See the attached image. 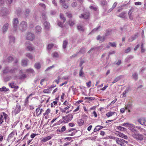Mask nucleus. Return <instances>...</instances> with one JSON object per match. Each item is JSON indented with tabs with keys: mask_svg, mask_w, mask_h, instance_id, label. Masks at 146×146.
<instances>
[{
	"mask_svg": "<svg viewBox=\"0 0 146 146\" xmlns=\"http://www.w3.org/2000/svg\"><path fill=\"white\" fill-rule=\"evenodd\" d=\"M132 137L137 141H142L144 139V136L139 133H135L132 134Z\"/></svg>",
	"mask_w": 146,
	"mask_h": 146,
	"instance_id": "f257e3e1",
	"label": "nucleus"
},
{
	"mask_svg": "<svg viewBox=\"0 0 146 146\" xmlns=\"http://www.w3.org/2000/svg\"><path fill=\"white\" fill-rule=\"evenodd\" d=\"M73 115L70 114L67 115L65 116L62 117V119H64V121L65 123H66L71 121L73 117Z\"/></svg>",
	"mask_w": 146,
	"mask_h": 146,
	"instance_id": "f03ea898",
	"label": "nucleus"
},
{
	"mask_svg": "<svg viewBox=\"0 0 146 146\" xmlns=\"http://www.w3.org/2000/svg\"><path fill=\"white\" fill-rule=\"evenodd\" d=\"M19 71L17 69L15 68H10V73L13 74V76L14 77L15 79H16L18 77V75L17 72Z\"/></svg>",
	"mask_w": 146,
	"mask_h": 146,
	"instance_id": "7ed1b4c3",
	"label": "nucleus"
},
{
	"mask_svg": "<svg viewBox=\"0 0 146 146\" xmlns=\"http://www.w3.org/2000/svg\"><path fill=\"white\" fill-rule=\"evenodd\" d=\"M26 49L30 51H33L34 49V48L33 45L30 43L29 41L26 42L25 43Z\"/></svg>",
	"mask_w": 146,
	"mask_h": 146,
	"instance_id": "20e7f679",
	"label": "nucleus"
},
{
	"mask_svg": "<svg viewBox=\"0 0 146 146\" xmlns=\"http://www.w3.org/2000/svg\"><path fill=\"white\" fill-rule=\"evenodd\" d=\"M27 23L25 21H23L21 22L19 26V28L22 31L25 30L27 27Z\"/></svg>",
	"mask_w": 146,
	"mask_h": 146,
	"instance_id": "39448f33",
	"label": "nucleus"
},
{
	"mask_svg": "<svg viewBox=\"0 0 146 146\" xmlns=\"http://www.w3.org/2000/svg\"><path fill=\"white\" fill-rule=\"evenodd\" d=\"M116 143L121 146H125V143H127L128 142L124 139L119 138Z\"/></svg>",
	"mask_w": 146,
	"mask_h": 146,
	"instance_id": "423d86ee",
	"label": "nucleus"
},
{
	"mask_svg": "<svg viewBox=\"0 0 146 146\" xmlns=\"http://www.w3.org/2000/svg\"><path fill=\"white\" fill-rule=\"evenodd\" d=\"M80 18H83L85 19H88L90 18V13L87 12L82 14L79 16Z\"/></svg>",
	"mask_w": 146,
	"mask_h": 146,
	"instance_id": "0eeeda50",
	"label": "nucleus"
},
{
	"mask_svg": "<svg viewBox=\"0 0 146 146\" xmlns=\"http://www.w3.org/2000/svg\"><path fill=\"white\" fill-rule=\"evenodd\" d=\"M137 121L141 124L146 126V119L145 118L143 117L140 118L138 119Z\"/></svg>",
	"mask_w": 146,
	"mask_h": 146,
	"instance_id": "6e6552de",
	"label": "nucleus"
},
{
	"mask_svg": "<svg viewBox=\"0 0 146 146\" xmlns=\"http://www.w3.org/2000/svg\"><path fill=\"white\" fill-rule=\"evenodd\" d=\"M21 106L19 105V104H17L16 105V106L15 109L13 110L12 112L13 113L15 114V115L17 114L20 111Z\"/></svg>",
	"mask_w": 146,
	"mask_h": 146,
	"instance_id": "1a4fd4ad",
	"label": "nucleus"
},
{
	"mask_svg": "<svg viewBox=\"0 0 146 146\" xmlns=\"http://www.w3.org/2000/svg\"><path fill=\"white\" fill-rule=\"evenodd\" d=\"M19 23V21L18 19L15 18L13 21V25L14 30L16 31L17 29V27L18 24Z\"/></svg>",
	"mask_w": 146,
	"mask_h": 146,
	"instance_id": "9d476101",
	"label": "nucleus"
},
{
	"mask_svg": "<svg viewBox=\"0 0 146 146\" xmlns=\"http://www.w3.org/2000/svg\"><path fill=\"white\" fill-rule=\"evenodd\" d=\"M34 35L33 34L29 33L27 34V39L29 40H32L34 39Z\"/></svg>",
	"mask_w": 146,
	"mask_h": 146,
	"instance_id": "9b49d317",
	"label": "nucleus"
},
{
	"mask_svg": "<svg viewBox=\"0 0 146 146\" xmlns=\"http://www.w3.org/2000/svg\"><path fill=\"white\" fill-rule=\"evenodd\" d=\"M9 24L6 23L2 27V30L3 32L5 33L6 32L8 28Z\"/></svg>",
	"mask_w": 146,
	"mask_h": 146,
	"instance_id": "f8f14e48",
	"label": "nucleus"
},
{
	"mask_svg": "<svg viewBox=\"0 0 146 146\" xmlns=\"http://www.w3.org/2000/svg\"><path fill=\"white\" fill-rule=\"evenodd\" d=\"M117 135L125 139H127L128 138V137L126 135L120 132H117Z\"/></svg>",
	"mask_w": 146,
	"mask_h": 146,
	"instance_id": "ddd939ff",
	"label": "nucleus"
},
{
	"mask_svg": "<svg viewBox=\"0 0 146 146\" xmlns=\"http://www.w3.org/2000/svg\"><path fill=\"white\" fill-rule=\"evenodd\" d=\"M118 16L121 18H126V13L125 11L123 12Z\"/></svg>",
	"mask_w": 146,
	"mask_h": 146,
	"instance_id": "4468645a",
	"label": "nucleus"
},
{
	"mask_svg": "<svg viewBox=\"0 0 146 146\" xmlns=\"http://www.w3.org/2000/svg\"><path fill=\"white\" fill-rule=\"evenodd\" d=\"M3 74H7L10 73V68L8 67H5L3 70Z\"/></svg>",
	"mask_w": 146,
	"mask_h": 146,
	"instance_id": "2eb2a0df",
	"label": "nucleus"
},
{
	"mask_svg": "<svg viewBox=\"0 0 146 146\" xmlns=\"http://www.w3.org/2000/svg\"><path fill=\"white\" fill-rule=\"evenodd\" d=\"M30 13V10L29 9H27L25 10L24 14L25 17H27L29 16Z\"/></svg>",
	"mask_w": 146,
	"mask_h": 146,
	"instance_id": "dca6fc26",
	"label": "nucleus"
},
{
	"mask_svg": "<svg viewBox=\"0 0 146 146\" xmlns=\"http://www.w3.org/2000/svg\"><path fill=\"white\" fill-rule=\"evenodd\" d=\"M51 137L50 136H48L46 137L43 138L41 140V141L44 142L51 139Z\"/></svg>",
	"mask_w": 146,
	"mask_h": 146,
	"instance_id": "f3484780",
	"label": "nucleus"
},
{
	"mask_svg": "<svg viewBox=\"0 0 146 146\" xmlns=\"http://www.w3.org/2000/svg\"><path fill=\"white\" fill-rule=\"evenodd\" d=\"M9 43L11 44H13L15 43V38L13 36H11L9 37Z\"/></svg>",
	"mask_w": 146,
	"mask_h": 146,
	"instance_id": "a211bd4d",
	"label": "nucleus"
},
{
	"mask_svg": "<svg viewBox=\"0 0 146 146\" xmlns=\"http://www.w3.org/2000/svg\"><path fill=\"white\" fill-rule=\"evenodd\" d=\"M15 131H13L9 135L7 139V140H10L13 137L15 134Z\"/></svg>",
	"mask_w": 146,
	"mask_h": 146,
	"instance_id": "6ab92c4d",
	"label": "nucleus"
},
{
	"mask_svg": "<svg viewBox=\"0 0 146 146\" xmlns=\"http://www.w3.org/2000/svg\"><path fill=\"white\" fill-rule=\"evenodd\" d=\"M44 25L45 29H48L49 28L50 25L48 22H45L44 23Z\"/></svg>",
	"mask_w": 146,
	"mask_h": 146,
	"instance_id": "aec40b11",
	"label": "nucleus"
},
{
	"mask_svg": "<svg viewBox=\"0 0 146 146\" xmlns=\"http://www.w3.org/2000/svg\"><path fill=\"white\" fill-rule=\"evenodd\" d=\"M41 28L39 26H37L36 27V31L37 33H40L41 31Z\"/></svg>",
	"mask_w": 146,
	"mask_h": 146,
	"instance_id": "412c9836",
	"label": "nucleus"
},
{
	"mask_svg": "<svg viewBox=\"0 0 146 146\" xmlns=\"http://www.w3.org/2000/svg\"><path fill=\"white\" fill-rule=\"evenodd\" d=\"M65 123L64 122V119H61L59 121L57 122L56 123H55L54 124V126L56 125H60L62 123Z\"/></svg>",
	"mask_w": 146,
	"mask_h": 146,
	"instance_id": "4be33fe9",
	"label": "nucleus"
},
{
	"mask_svg": "<svg viewBox=\"0 0 146 146\" xmlns=\"http://www.w3.org/2000/svg\"><path fill=\"white\" fill-rule=\"evenodd\" d=\"M135 126L133 124V126L132 127L131 126H129V129L132 132H137V130H136L134 129Z\"/></svg>",
	"mask_w": 146,
	"mask_h": 146,
	"instance_id": "5701e85b",
	"label": "nucleus"
},
{
	"mask_svg": "<svg viewBox=\"0 0 146 146\" xmlns=\"http://www.w3.org/2000/svg\"><path fill=\"white\" fill-rule=\"evenodd\" d=\"M132 78L135 80H137L138 78V75L136 73H134L133 74L132 76Z\"/></svg>",
	"mask_w": 146,
	"mask_h": 146,
	"instance_id": "b1692460",
	"label": "nucleus"
},
{
	"mask_svg": "<svg viewBox=\"0 0 146 146\" xmlns=\"http://www.w3.org/2000/svg\"><path fill=\"white\" fill-rule=\"evenodd\" d=\"M50 110L49 109H48L46 111L45 113L43 114L44 116H45V118L46 119L47 117H46L47 116V115H48L49 113L50 112Z\"/></svg>",
	"mask_w": 146,
	"mask_h": 146,
	"instance_id": "393cba45",
	"label": "nucleus"
},
{
	"mask_svg": "<svg viewBox=\"0 0 146 146\" xmlns=\"http://www.w3.org/2000/svg\"><path fill=\"white\" fill-rule=\"evenodd\" d=\"M115 113V112L110 111L107 113L106 115L108 117H110L114 115Z\"/></svg>",
	"mask_w": 146,
	"mask_h": 146,
	"instance_id": "a878e982",
	"label": "nucleus"
},
{
	"mask_svg": "<svg viewBox=\"0 0 146 146\" xmlns=\"http://www.w3.org/2000/svg\"><path fill=\"white\" fill-rule=\"evenodd\" d=\"M78 29L80 31H84V27L81 25H78L77 26Z\"/></svg>",
	"mask_w": 146,
	"mask_h": 146,
	"instance_id": "bb28decb",
	"label": "nucleus"
},
{
	"mask_svg": "<svg viewBox=\"0 0 146 146\" xmlns=\"http://www.w3.org/2000/svg\"><path fill=\"white\" fill-rule=\"evenodd\" d=\"M90 9L93 10L95 11H98V7L95 5L90 6Z\"/></svg>",
	"mask_w": 146,
	"mask_h": 146,
	"instance_id": "cd10ccee",
	"label": "nucleus"
},
{
	"mask_svg": "<svg viewBox=\"0 0 146 146\" xmlns=\"http://www.w3.org/2000/svg\"><path fill=\"white\" fill-rule=\"evenodd\" d=\"M83 68V67H81L79 73V76L82 77H83L84 74V72L82 70Z\"/></svg>",
	"mask_w": 146,
	"mask_h": 146,
	"instance_id": "c85d7f7f",
	"label": "nucleus"
},
{
	"mask_svg": "<svg viewBox=\"0 0 146 146\" xmlns=\"http://www.w3.org/2000/svg\"><path fill=\"white\" fill-rule=\"evenodd\" d=\"M32 95V94H30L29 96H27L25 100V105H26L28 104V99Z\"/></svg>",
	"mask_w": 146,
	"mask_h": 146,
	"instance_id": "c756f323",
	"label": "nucleus"
},
{
	"mask_svg": "<svg viewBox=\"0 0 146 146\" xmlns=\"http://www.w3.org/2000/svg\"><path fill=\"white\" fill-rule=\"evenodd\" d=\"M28 61V60L24 59L22 60V65L25 66L27 65V63Z\"/></svg>",
	"mask_w": 146,
	"mask_h": 146,
	"instance_id": "7c9ffc66",
	"label": "nucleus"
},
{
	"mask_svg": "<svg viewBox=\"0 0 146 146\" xmlns=\"http://www.w3.org/2000/svg\"><path fill=\"white\" fill-rule=\"evenodd\" d=\"M121 78L120 76H119L115 78L113 80V81L112 82L113 84L119 80Z\"/></svg>",
	"mask_w": 146,
	"mask_h": 146,
	"instance_id": "2f4dec72",
	"label": "nucleus"
},
{
	"mask_svg": "<svg viewBox=\"0 0 146 146\" xmlns=\"http://www.w3.org/2000/svg\"><path fill=\"white\" fill-rule=\"evenodd\" d=\"M121 125L123 126L129 127V126L130 125L132 127H133V124H129L128 123H124L122 124Z\"/></svg>",
	"mask_w": 146,
	"mask_h": 146,
	"instance_id": "473e14b6",
	"label": "nucleus"
},
{
	"mask_svg": "<svg viewBox=\"0 0 146 146\" xmlns=\"http://www.w3.org/2000/svg\"><path fill=\"white\" fill-rule=\"evenodd\" d=\"M26 56L30 59L32 60L33 58V56L30 53H27L26 54Z\"/></svg>",
	"mask_w": 146,
	"mask_h": 146,
	"instance_id": "72a5a7b5",
	"label": "nucleus"
},
{
	"mask_svg": "<svg viewBox=\"0 0 146 146\" xmlns=\"http://www.w3.org/2000/svg\"><path fill=\"white\" fill-rule=\"evenodd\" d=\"M52 56L54 58H57L59 56L58 53L56 52H54L52 54Z\"/></svg>",
	"mask_w": 146,
	"mask_h": 146,
	"instance_id": "f704fd0d",
	"label": "nucleus"
},
{
	"mask_svg": "<svg viewBox=\"0 0 146 146\" xmlns=\"http://www.w3.org/2000/svg\"><path fill=\"white\" fill-rule=\"evenodd\" d=\"M2 115L3 117H4L5 120L8 118V116L7 115L5 112H3V115Z\"/></svg>",
	"mask_w": 146,
	"mask_h": 146,
	"instance_id": "c9c22d12",
	"label": "nucleus"
},
{
	"mask_svg": "<svg viewBox=\"0 0 146 146\" xmlns=\"http://www.w3.org/2000/svg\"><path fill=\"white\" fill-rule=\"evenodd\" d=\"M41 18L42 19V20L44 21L46 20V17L45 15V14L44 13H43L42 14Z\"/></svg>",
	"mask_w": 146,
	"mask_h": 146,
	"instance_id": "e433bc0d",
	"label": "nucleus"
},
{
	"mask_svg": "<svg viewBox=\"0 0 146 146\" xmlns=\"http://www.w3.org/2000/svg\"><path fill=\"white\" fill-rule=\"evenodd\" d=\"M100 26H99L98 27L96 28L92 31V33H94L96 31H99L100 29Z\"/></svg>",
	"mask_w": 146,
	"mask_h": 146,
	"instance_id": "4c0bfd02",
	"label": "nucleus"
},
{
	"mask_svg": "<svg viewBox=\"0 0 146 146\" xmlns=\"http://www.w3.org/2000/svg\"><path fill=\"white\" fill-rule=\"evenodd\" d=\"M35 67L36 68L38 69L40 68L41 66L39 63H37L35 64Z\"/></svg>",
	"mask_w": 146,
	"mask_h": 146,
	"instance_id": "58836bf2",
	"label": "nucleus"
},
{
	"mask_svg": "<svg viewBox=\"0 0 146 146\" xmlns=\"http://www.w3.org/2000/svg\"><path fill=\"white\" fill-rule=\"evenodd\" d=\"M109 44L110 45V46H111L113 47H115L116 46V44L115 42H113V43L109 42Z\"/></svg>",
	"mask_w": 146,
	"mask_h": 146,
	"instance_id": "ea45409f",
	"label": "nucleus"
},
{
	"mask_svg": "<svg viewBox=\"0 0 146 146\" xmlns=\"http://www.w3.org/2000/svg\"><path fill=\"white\" fill-rule=\"evenodd\" d=\"M78 123L79 125H82L84 123V121L82 119H80L78 120Z\"/></svg>",
	"mask_w": 146,
	"mask_h": 146,
	"instance_id": "a19ab883",
	"label": "nucleus"
},
{
	"mask_svg": "<svg viewBox=\"0 0 146 146\" xmlns=\"http://www.w3.org/2000/svg\"><path fill=\"white\" fill-rule=\"evenodd\" d=\"M67 43L68 42L66 40H64V41L63 44V48L65 49L66 48Z\"/></svg>",
	"mask_w": 146,
	"mask_h": 146,
	"instance_id": "79ce46f5",
	"label": "nucleus"
},
{
	"mask_svg": "<svg viewBox=\"0 0 146 146\" xmlns=\"http://www.w3.org/2000/svg\"><path fill=\"white\" fill-rule=\"evenodd\" d=\"M100 126H98V125L96 126L94 128V131L92 133H93L94 132H96L97 131H99L100 130V128H99Z\"/></svg>",
	"mask_w": 146,
	"mask_h": 146,
	"instance_id": "37998d69",
	"label": "nucleus"
},
{
	"mask_svg": "<svg viewBox=\"0 0 146 146\" xmlns=\"http://www.w3.org/2000/svg\"><path fill=\"white\" fill-rule=\"evenodd\" d=\"M63 105L65 106H71V105L66 100L63 103Z\"/></svg>",
	"mask_w": 146,
	"mask_h": 146,
	"instance_id": "c03bdc74",
	"label": "nucleus"
},
{
	"mask_svg": "<svg viewBox=\"0 0 146 146\" xmlns=\"http://www.w3.org/2000/svg\"><path fill=\"white\" fill-rule=\"evenodd\" d=\"M60 18L63 21V22H64L66 21V19L65 17H64L63 15L60 14Z\"/></svg>",
	"mask_w": 146,
	"mask_h": 146,
	"instance_id": "a18cd8bd",
	"label": "nucleus"
},
{
	"mask_svg": "<svg viewBox=\"0 0 146 146\" xmlns=\"http://www.w3.org/2000/svg\"><path fill=\"white\" fill-rule=\"evenodd\" d=\"M53 46V44H49L48 46H47V48L48 49V50H50V49H51L52 48V47Z\"/></svg>",
	"mask_w": 146,
	"mask_h": 146,
	"instance_id": "49530a36",
	"label": "nucleus"
},
{
	"mask_svg": "<svg viewBox=\"0 0 146 146\" xmlns=\"http://www.w3.org/2000/svg\"><path fill=\"white\" fill-rule=\"evenodd\" d=\"M107 4V2L105 0H103L101 2V5L102 6L106 5Z\"/></svg>",
	"mask_w": 146,
	"mask_h": 146,
	"instance_id": "de8ad7c7",
	"label": "nucleus"
},
{
	"mask_svg": "<svg viewBox=\"0 0 146 146\" xmlns=\"http://www.w3.org/2000/svg\"><path fill=\"white\" fill-rule=\"evenodd\" d=\"M137 37V35H136L135 36V38H133V37H131L130 38H129V40H129V42H132L133 40H134Z\"/></svg>",
	"mask_w": 146,
	"mask_h": 146,
	"instance_id": "09e8293b",
	"label": "nucleus"
},
{
	"mask_svg": "<svg viewBox=\"0 0 146 146\" xmlns=\"http://www.w3.org/2000/svg\"><path fill=\"white\" fill-rule=\"evenodd\" d=\"M3 122V117L2 115H1L0 116V124H2Z\"/></svg>",
	"mask_w": 146,
	"mask_h": 146,
	"instance_id": "8fccbe9b",
	"label": "nucleus"
},
{
	"mask_svg": "<svg viewBox=\"0 0 146 146\" xmlns=\"http://www.w3.org/2000/svg\"><path fill=\"white\" fill-rule=\"evenodd\" d=\"M128 89H126L123 92L122 95L123 97H125L126 96V94L128 92Z\"/></svg>",
	"mask_w": 146,
	"mask_h": 146,
	"instance_id": "3c124183",
	"label": "nucleus"
},
{
	"mask_svg": "<svg viewBox=\"0 0 146 146\" xmlns=\"http://www.w3.org/2000/svg\"><path fill=\"white\" fill-rule=\"evenodd\" d=\"M43 92L45 93H50V90L49 89H45L43 90Z\"/></svg>",
	"mask_w": 146,
	"mask_h": 146,
	"instance_id": "603ef678",
	"label": "nucleus"
},
{
	"mask_svg": "<svg viewBox=\"0 0 146 146\" xmlns=\"http://www.w3.org/2000/svg\"><path fill=\"white\" fill-rule=\"evenodd\" d=\"M131 10L130 9V10H129V19L130 20H132L133 19V16L131 15V13H130V12H131Z\"/></svg>",
	"mask_w": 146,
	"mask_h": 146,
	"instance_id": "864d4df0",
	"label": "nucleus"
},
{
	"mask_svg": "<svg viewBox=\"0 0 146 146\" xmlns=\"http://www.w3.org/2000/svg\"><path fill=\"white\" fill-rule=\"evenodd\" d=\"M69 24L70 26H72L74 25L75 24L74 21H69Z\"/></svg>",
	"mask_w": 146,
	"mask_h": 146,
	"instance_id": "5fc2aeb1",
	"label": "nucleus"
},
{
	"mask_svg": "<svg viewBox=\"0 0 146 146\" xmlns=\"http://www.w3.org/2000/svg\"><path fill=\"white\" fill-rule=\"evenodd\" d=\"M110 139H112L113 140H115L116 142H117V140H118V139H119L118 138L115 137H113V136H111V137L110 136Z\"/></svg>",
	"mask_w": 146,
	"mask_h": 146,
	"instance_id": "6e6d98bb",
	"label": "nucleus"
},
{
	"mask_svg": "<svg viewBox=\"0 0 146 146\" xmlns=\"http://www.w3.org/2000/svg\"><path fill=\"white\" fill-rule=\"evenodd\" d=\"M9 85L11 88H14L15 87L14 83L13 82L9 84Z\"/></svg>",
	"mask_w": 146,
	"mask_h": 146,
	"instance_id": "4d7b16f0",
	"label": "nucleus"
},
{
	"mask_svg": "<svg viewBox=\"0 0 146 146\" xmlns=\"http://www.w3.org/2000/svg\"><path fill=\"white\" fill-rule=\"evenodd\" d=\"M11 76H8L6 77H5V80L6 81H9L11 79Z\"/></svg>",
	"mask_w": 146,
	"mask_h": 146,
	"instance_id": "13d9d810",
	"label": "nucleus"
},
{
	"mask_svg": "<svg viewBox=\"0 0 146 146\" xmlns=\"http://www.w3.org/2000/svg\"><path fill=\"white\" fill-rule=\"evenodd\" d=\"M105 40V38L104 36H102L101 37L100 42H102L104 41Z\"/></svg>",
	"mask_w": 146,
	"mask_h": 146,
	"instance_id": "bf43d9fd",
	"label": "nucleus"
},
{
	"mask_svg": "<svg viewBox=\"0 0 146 146\" xmlns=\"http://www.w3.org/2000/svg\"><path fill=\"white\" fill-rule=\"evenodd\" d=\"M108 86V85L106 84L101 89V90L102 91L105 90L106 88Z\"/></svg>",
	"mask_w": 146,
	"mask_h": 146,
	"instance_id": "052dcab7",
	"label": "nucleus"
},
{
	"mask_svg": "<svg viewBox=\"0 0 146 146\" xmlns=\"http://www.w3.org/2000/svg\"><path fill=\"white\" fill-rule=\"evenodd\" d=\"M13 59V58L11 56H9L7 58V60L9 62L11 61Z\"/></svg>",
	"mask_w": 146,
	"mask_h": 146,
	"instance_id": "680f3d73",
	"label": "nucleus"
},
{
	"mask_svg": "<svg viewBox=\"0 0 146 146\" xmlns=\"http://www.w3.org/2000/svg\"><path fill=\"white\" fill-rule=\"evenodd\" d=\"M77 4L76 2H73L71 4V6L73 7H74L76 6Z\"/></svg>",
	"mask_w": 146,
	"mask_h": 146,
	"instance_id": "e2e57ef3",
	"label": "nucleus"
},
{
	"mask_svg": "<svg viewBox=\"0 0 146 146\" xmlns=\"http://www.w3.org/2000/svg\"><path fill=\"white\" fill-rule=\"evenodd\" d=\"M86 84L88 87H90L91 85V82L90 81L86 83Z\"/></svg>",
	"mask_w": 146,
	"mask_h": 146,
	"instance_id": "0e129e2a",
	"label": "nucleus"
},
{
	"mask_svg": "<svg viewBox=\"0 0 146 146\" xmlns=\"http://www.w3.org/2000/svg\"><path fill=\"white\" fill-rule=\"evenodd\" d=\"M136 127L141 132H142L143 130V129L140 126H136Z\"/></svg>",
	"mask_w": 146,
	"mask_h": 146,
	"instance_id": "69168bd1",
	"label": "nucleus"
},
{
	"mask_svg": "<svg viewBox=\"0 0 146 146\" xmlns=\"http://www.w3.org/2000/svg\"><path fill=\"white\" fill-rule=\"evenodd\" d=\"M3 91H7L9 90V89L8 88H7L5 86H3L2 87Z\"/></svg>",
	"mask_w": 146,
	"mask_h": 146,
	"instance_id": "338daca9",
	"label": "nucleus"
},
{
	"mask_svg": "<svg viewBox=\"0 0 146 146\" xmlns=\"http://www.w3.org/2000/svg\"><path fill=\"white\" fill-rule=\"evenodd\" d=\"M66 128L65 126H64L62 127L61 129V131L62 132H63L65 131Z\"/></svg>",
	"mask_w": 146,
	"mask_h": 146,
	"instance_id": "774afa93",
	"label": "nucleus"
}]
</instances>
